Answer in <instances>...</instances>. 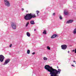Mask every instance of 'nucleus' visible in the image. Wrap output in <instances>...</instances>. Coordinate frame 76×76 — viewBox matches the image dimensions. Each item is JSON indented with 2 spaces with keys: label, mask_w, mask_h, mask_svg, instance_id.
Wrapping results in <instances>:
<instances>
[{
  "label": "nucleus",
  "mask_w": 76,
  "mask_h": 76,
  "mask_svg": "<svg viewBox=\"0 0 76 76\" xmlns=\"http://www.w3.org/2000/svg\"><path fill=\"white\" fill-rule=\"evenodd\" d=\"M71 66L73 67H75V66L74 65H72Z\"/></svg>",
  "instance_id": "obj_24"
},
{
  "label": "nucleus",
  "mask_w": 76,
  "mask_h": 76,
  "mask_svg": "<svg viewBox=\"0 0 76 76\" xmlns=\"http://www.w3.org/2000/svg\"><path fill=\"white\" fill-rule=\"evenodd\" d=\"M36 12L37 13H39V11H36Z\"/></svg>",
  "instance_id": "obj_23"
},
{
  "label": "nucleus",
  "mask_w": 76,
  "mask_h": 76,
  "mask_svg": "<svg viewBox=\"0 0 76 76\" xmlns=\"http://www.w3.org/2000/svg\"><path fill=\"white\" fill-rule=\"evenodd\" d=\"M30 23L31 25H34L35 24V23L34 22V21L31 20L30 21Z\"/></svg>",
  "instance_id": "obj_11"
},
{
  "label": "nucleus",
  "mask_w": 76,
  "mask_h": 76,
  "mask_svg": "<svg viewBox=\"0 0 76 76\" xmlns=\"http://www.w3.org/2000/svg\"><path fill=\"white\" fill-rule=\"evenodd\" d=\"M73 21H74L73 20H69L67 21L66 23L67 24L72 23V22H73Z\"/></svg>",
  "instance_id": "obj_8"
},
{
  "label": "nucleus",
  "mask_w": 76,
  "mask_h": 76,
  "mask_svg": "<svg viewBox=\"0 0 76 76\" xmlns=\"http://www.w3.org/2000/svg\"><path fill=\"white\" fill-rule=\"evenodd\" d=\"M43 34H45V35H46V34H47V33L46 32V30H44V31L43 32Z\"/></svg>",
  "instance_id": "obj_14"
},
{
  "label": "nucleus",
  "mask_w": 76,
  "mask_h": 76,
  "mask_svg": "<svg viewBox=\"0 0 76 76\" xmlns=\"http://www.w3.org/2000/svg\"><path fill=\"white\" fill-rule=\"evenodd\" d=\"M37 15H38V13H37Z\"/></svg>",
  "instance_id": "obj_31"
},
{
  "label": "nucleus",
  "mask_w": 76,
  "mask_h": 76,
  "mask_svg": "<svg viewBox=\"0 0 76 76\" xmlns=\"http://www.w3.org/2000/svg\"><path fill=\"white\" fill-rule=\"evenodd\" d=\"M26 34L27 36L28 37H30V36H31V35L29 33V32H27Z\"/></svg>",
  "instance_id": "obj_12"
},
{
  "label": "nucleus",
  "mask_w": 76,
  "mask_h": 76,
  "mask_svg": "<svg viewBox=\"0 0 76 76\" xmlns=\"http://www.w3.org/2000/svg\"><path fill=\"white\" fill-rule=\"evenodd\" d=\"M26 12H28V11H26Z\"/></svg>",
  "instance_id": "obj_32"
},
{
  "label": "nucleus",
  "mask_w": 76,
  "mask_h": 76,
  "mask_svg": "<svg viewBox=\"0 0 76 76\" xmlns=\"http://www.w3.org/2000/svg\"><path fill=\"white\" fill-rule=\"evenodd\" d=\"M27 53L28 54H30V50H28L27 51Z\"/></svg>",
  "instance_id": "obj_17"
},
{
  "label": "nucleus",
  "mask_w": 76,
  "mask_h": 76,
  "mask_svg": "<svg viewBox=\"0 0 76 76\" xmlns=\"http://www.w3.org/2000/svg\"><path fill=\"white\" fill-rule=\"evenodd\" d=\"M29 22H27L26 25V27H27V26H28V25H29Z\"/></svg>",
  "instance_id": "obj_15"
},
{
  "label": "nucleus",
  "mask_w": 76,
  "mask_h": 76,
  "mask_svg": "<svg viewBox=\"0 0 76 76\" xmlns=\"http://www.w3.org/2000/svg\"><path fill=\"white\" fill-rule=\"evenodd\" d=\"M72 51V52H75V53H76V48L75 50H73Z\"/></svg>",
  "instance_id": "obj_19"
},
{
  "label": "nucleus",
  "mask_w": 76,
  "mask_h": 76,
  "mask_svg": "<svg viewBox=\"0 0 76 76\" xmlns=\"http://www.w3.org/2000/svg\"><path fill=\"white\" fill-rule=\"evenodd\" d=\"M45 69L50 72V76H59L58 75L60 74L61 69H58V70L56 69H54L52 66L49 65H46L45 66Z\"/></svg>",
  "instance_id": "obj_1"
},
{
  "label": "nucleus",
  "mask_w": 76,
  "mask_h": 76,
  "mask_svg": "<svg viewBox=\"0 0 76 76\" xmlns=\"http://www.w3.org/2000/svg\"><path fill=\"white\" fill-rule=\"evenodd\" d=\"M57 69H58V66H57Z\"/></svg>",
  "instance_id": "obj_30"
},
{
  "label": "nucleus",
  "mask_w": 76,
  "mask_h": 76,
  "mask_svg": "<svg viewBox=\"0 0 76 76\" xmlns=\"http://www.w3.org/2000/svg\"><path fill=\"white\" fill-rule=\"evenodd\" d=\"M11 27L13 29H16V23H11Z\"/></svg>",
  "instance_id": "obj_4"
},
{
  "label": "nucleus",
  "mask_w": 76,
  "mask_h": 76,
  "mask_svg": "<svg viewBox=\"0 0 76 76\" xmlns=\"http://www.w3.org/2000/svg\"><path fill=\"white\" fill-rule=\"evenodd\" d=\"M67 45H61V48L62 50H66L67 48Z\"/></svg>",
  "instance_id": "obj_6"
},
{
  "label": "nucleus",
  "mask_w": 76,
  "mask_h": 76,
  "mask_svg": "<svg viewBox=\"0 0 76 76\" xmlns=\"http://www.w3.org/2000/svg\"><path fill=\"white\" fill-rule=\"evenodd\" d=\"M47 49H48V50H50V47L48 46L47 47Z\"/></svg>",
  "instance_id": "obj_18"
},
{
  "label": "nucleus",
  "mask_w": 76,
  "mask_h": 76,
  "mask_svg": "<svg viewBox=\"0 0 76 76\" xmlns=\"http://www.w3.org/2000/svg\"><path fill=\"white\" fill-rule=\"evenodd\" d=\"M4 2L5 5L7 7H10V4L9 1L7 0H4Z\"/></svg>",
  "instance_id": "obj_3"
},
{
  "label": "nucleus",
  "mask_w": 76,
  "mask_h": 76,
  "mask_svg": "<svg viewBox=\"0 0 76 76\" xmlns=\"http://www.w3.org/2000/svg\"><path fill=\"white\" fill-rule=\"evenodd\" d=\"M12 44H11L10 45V47H12Z\"/></svg>",
  "instance_id": "obj_21"
},
{
  "label": "nucleus",
  "mask_w": 76,
  "mask_h": 76,
  "mask_svg": "<svg viewBox=\"0 0 76 76\" xmlns=\"http://www.w3.org/2000/svg\"><path fill=\"white\" fill-rule=\"evenodd\" d=\"M43 60H48V58H47L45 57H44L43 58Z\"/></svg>",
  "instance_id": "obj_16"
},
{
  "label": "nucleus",
  "mask_w": 76,
  "mask_h": 76,
  "mask_svg": "<svg viewBox=\"0 0 76 76\" xmlns=\"http://www.w3.org/2000/svg\"><path fill=\"white\" fill-rule=\"evenodd\" d=\"M10 59H6V60L5 61V62L4 65H6V64H7V63H9V62H10Z\"/></svg>",
  "instance_id": "obj_7"
},
{
  "label": "nucleus",
  "mask_w": 76,
  "mask_h": 76,
  "mask_svg": "<svg viewBox=\"0 0 76 76\" xmlns=\"http://www.w3.org/2000/svg\"><path fill=\"white\" fill-rule=\"evenodd\" d=\"M57 36V35L56 34H55L53 35L51 37V38H56V37Z\"/></svg>",
  "instance_id": "obj_9"
},
{
  "label": "nucleus",
  "mask_w": 76,
  "mask_h": 76,
  "mask_svg": "<svg viewBox=\"0 0 76 76\" xmlns=\"http://www.w3.org/2000/svg\"><path fill=\"white\" fill-rule=\"evenodd\" d=\"M55 13H53V15L54 16V15H55Z\"/></svg>",
  "instance_id": "obj_25"
},
{
  "label": "nucleus",
  "mask_w": 76,
  "mask_h": 76,
  "mask_svg": "<svg viewBox=\"0 0 76 76\" xmlns=\"http://www.w3.org/2000/svg\"><path fill=\"white\" fill-rule=\"evenodd\" d=\"M73 33L74 34H76V28H75L74 30V31H73Z\"/></svg>",
  "instance_id": "obj_13"
},
{
  "label": "nucleus",
  "mask_w": 76,
  "mask_h": 76,
  "mask_svg": "<svg viewBox=\"0 0 76 76\" xmlns=\"http://www.w3.org/2000/svg\"><path fill=\"white\" fill-rule=\"evenodd\" d=\"M73 62H74V63H75V62H76V61H73Z\"/></svg>",
  "instance_id": "obj_27"
},
{
  "label": "nucleus",
  "mask_w": 76,
  "mask_h": 76,
  "mask_svg": "<svg viewBox=\"0 0 76 76\" xmlns=\"http://www.w3.org/2000/svg\"><path fill=\"white\" fill-rule=\"evenodd\" d=\"M22 10H24V9L23 8L22 9Z\"/></svg>",
  "instance_id": "obj_26"
},
{
  "label": "nucleus",
  "mask_w": 76,
  "mask_h": 76,
  "mask_svg": "<svg viewBox=\"0 0 76 76\" xmlns=\"http://www.w3.org/2000/svg\"><path fill=\"white\" fill-rule=\"evenodd\" d=\"M35 14H33L32 13L27 14L26 16H24V19L26 20H31L32 18H36Z\"/></svg>",
  "instance_id": "obj_2"
},
{
  "label": "nucleus",
  "mask_w": 76,
  "mask_h": 76,
  "mask_svg": "<svg viewBox=\"0 0 76 76\" xmlns=\"http://www.w3.org/2000/svg\"><path fill=\"white\" fill-rule=\"evenodd\" d=\"M59 18L60 20H62V19H63V18H62V17H61V16H60L59 17Z\"/></svg>",
  "instance_id": "obj_20"
},
{
  "label": "nucleus",
  "mask_w": 76,
  "mask_h": 76,
  "mask_svg": "<svg viewBox=\"0 0 76 76\" xmlns=\"http://www.w3.org/2000/svg\"><path fill=\"white\" fill-rule=\"evenodd\" d=\"M70 52L69 51H68V53H69V52Z\"/></svg>",
  "instance_id": "obj_29"
},
{
  "label": "nucleus",
  "mask_w": 76,
  "mask_h": 76,
  "mask_svg": "<svg viewBox=\"0 0 76 76\" xmlns=\"http://www.w3.org/2000/svg\"><path fill=\"white\" fill-rule=\"evenodd\" d=\"M75 64H76V62L75 63Z\"/></svg>",
  "instance_id": "obj_33"
},
{
  "label": "nucleus",
  "mask_w": 76,
  "mask_h": 76,
  "mask_svg": "<svg viewBox=\"0 0 76 76\" xmlns=\"http://www.w3.org/2000/svg\"><path fill=\"white\" fill-rule=\"evenodd\" d=\"M36 31V29H35L34 30V31Z\"/></svg>",
  "instance_id": "obj_28"
},
{
  "label": "nucleus",
  "mask_w": 76,
  "mask_h": 76,
  "mask_svg": "<svg viewBox=\"0 0 76 76\" xmlns=\"http://www.w3.org/2000/svg\"><path fill=\"white\" fill-rule=\"evenodd\" d=\"M4 60V56L3 55H0V61L1 63H2Z\"/></svg>",
  "instance_id": "obj_5"
},
{
  "label": "nucleus",
  "mask_w": 76,
  "mask_h": 76,
  "mask_svg": "<svg viewBox=\"0 0 76 76\" xmlns=\"http://www.w3.org/2000/svg\"><path fill=\"white\" fill-rule=\"evenodd\" d=\"M64 13L65 15H67L68 14V11L66 10H64Z\"/></svg>",
  "instance_id": "obj_10"
},
{
  "label": "nucleus",
  "mask_w": 76,
  "mask_h": 76,
  "mask_svg": "<svg viewBox=\"0 0 76 76\" xmlns=\"http://www.w3.org/2000/svg\"><path fill=\"white\" fill-rule=\"evenodd\" d=\"M35 54V52H33V53H32V54H33V55H34Z\"/></svg>",
  "instance_id": "obj_22"
}]
</instances>
